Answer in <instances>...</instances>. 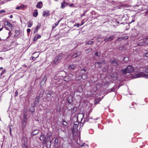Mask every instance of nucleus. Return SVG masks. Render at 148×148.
<instances>
[{
	"label": "nucleus",
	"mask_w": 148,
	"mask_h": 148,
	"mask_svg": "<svg viewBox=\"0 0 148 148\" xmlns=\"http://www.w3.org/2000/svg\"><path fill=\"white\" fill-rule=\"evenodd\" d=\"M4 24L5 26L4 27L5 28V29L8 31L12 30L14 28L13 25L8 21H5Z\"/></svg>",
	"instance_id": "1"
},
{
	"label": "nucleus",
	"mask_w": 148,
	"mask_h": 148,
	"mask_svg": "<svg viewBox=\"0 0 148 148\" xmlns=\"http://www.w3.org/2000/svg\"><path fill=\"white\" fill-rule=\"evenodd\" d=\"M134 68L131 65H129L124 69L122 70V72L124 74H126L127 73H131L134 71Z\"/></svg>",
	"instance_id": "2"
},
{
	"label": "nucleus",
	"mask_w": 148,
	"mask_h": 148,
	"mask_svg": "<svg viewBox=\"0 0 148 148\" xmlns=\"http://www.w3.org/2000/svg\"><path fill=\"white\" fill-rule=\"evenodd\" d=\"M80 127H79V122L77 121L73 123V125L72 128V131L75 132L79 130Z\"/></svg>",
	"instance_id": "3"
},
{
	"label": "nucleus",
	"mask_w": 148,
	"mask_h": 148,
	"mask_svg": "<svg viewBox=\"0 0 148 148\" xmlns=\"http://www.w3.org/2000/svg\"><path fill=\"white\" fill-rule=\"evenodd\" d=\"M86 72V70L84 69H81L79 73V76L83 79H85L87 78V77L84 75V73Z\"/></svg>",
	"instance_id": "4"
},
{
	"label": "nucleus",
	"mask_w": 148,
	"mask_h": 148,
	"mask_svg": "<svg viewBox=\"0 0 148 148\" xmlns=\"http://www.w3.org/2000/svg\"><path fill=\"white\" fill-rule=\"evenodd\" d=\"M27 115L25 114H23V117L22 120V125L23 128H24L27 123Z\"/></svg>",
	"instance_id": "5"
},
{
	"label": "nucleus",
	"mask_w": 148,
	"mask_h": 148,
	"mask_svg": "<svg viewBox=\"0 0 148 148\" xmlns=\"http://www.w3.org/2000/svg\"><path fill=\"white\" fill-rule=\"evenodd\" d=\"M73 76L72 74H70L66 75L64 77V80L66 82H69L73 80Z\"/></svg>",
	"instance_id": "6"
},
{
	"label": "nucleus",
	"mask_w": 148,
	"mask_h": 148,
	"mask_svg": "<svg viewBox=\"0 0 148 148\" xmlns=\"http://www.w3.org/2000/svg\"><path fill=\"white\" fill-rule=\"evenodd\" d=\"M40 94L38 96H37L35 99L34 105L35 106H37L38 105L40 100Z\"/></svg>",
	"instance_id": "7"
},
{
	"label": "nucleus",
	"mask_w": 148,
	"mask_h": 148,
	"mask_svg": "<svg viewBox=\"0 0 148 148\" xmlns=\"http://www.w3.org/2000/svg\"><path fill=\"white\" fill-rule=\"evenodd\" d=\"M139 41H144L145 43L148 44V36H144L140 37L139 38Z\"/></svg>",
	"instance_id": "8"
},
{
	"label": "nucleus",
	"mask_w": 148,
	"mask_h": 148,
	"mask_svg": "<svg viewBox=\"0 0 148 148\" xmlns=\"http://www.w3.org/2000/svg\"><path fill=\"white\" fill-rule=\"evenodd\" d=\"M62 58V56L61 55H58L57 56L53 62V64H57V62L61 59Z\"/></svg>",
	"instance_id": "9"
},
{
	"label": "nucleus",
	"mask_w": 148,
	"mask_h": 148,
	"mask_svg": "<svg viewBox=\"0 0 148 148\" xmlns=\"http://www.w3.org/2000/svg\"><path fill=\"white\" fill-rule=\"evenodd\" d=\"M110 62L114 66H116L118 64V61L114 58L110 60Z\"/></svg>",
	"instance_id": "10"
},
{
	"label": "nucleus",
	"mask_w": 148,
	"mask_h": 148,
	"mask_svg": "<svg viewBox=\"0 0 148 148\" xmlns=\"http://www.w3.org/2000/svg\"><path fill=\"white\" fill-rule=\"evenodd\" d=\"M147 74L144 73H138L136 74L135 76L136 78H138L141 77L145 78V75Z\"/></svg>",
	"instance_id": "11"
},
{
	"label": "nucleus",
	"mask_w": 148,
	"mask_h": 148,
	"mask_svg": "<svg viewBox=\"0 0 148 148\" xmlns=\"http://www.w3.org/2000/svg\"><path fill=\"white\" fill-rule=\"evenodd\" d=\"M47 76L45 75L44 76V78L40 82V85L42 86L45 84L46 81L47 80Z\"/></svg>",
	"instance_id": "12"
},
{
	"label": "nucleus",
	"mask_w": 148,
	"mask_h": 148,
	"mask_svg": "<svg viewBox=\"0 0 148 148\" xmlns=\"http://www.w3.org/2000/svg\"><path fill=\"white\" fill-rule=\"evenodd\" d=\"M114 36L113 35L110 36L109 37H107L105 38L104 40V41L106 42L108 41H111L113 40Z\"/></svg>",
	"instance_id": "13"
},
{
	"label": "nucleus",
	"mask_w": 148,
	"mask_h": 148,
	"mask_svg": "<svg viewBox=\"0 0 148 148\" xmlns=\"http://www.w3.org/2000/svg\"><path fill=\"white\" fill-rule=\"evenodd\" d=\"M68 4L69 3H68L63 1L61 3V8H64L66 6H67Z\"/></svg>",
	"instance_id": "14"
},
{
	"label": "nucleus",
	"mask_w": 148,
	"mask_h": 148,
	"mask_svg": "<svg viewBox=\"0 0 148 148\" xmlns=\"http://www.w3.org/2000/svg\"><path fill=\"white\" fill-rule=\"evenodd\" d=\"M81 54V53L80 52H77L74 54L72 56L71 58L72 59H74L76 58L79 56Z\"/></svg>",
	"instance_id": "15"
},
{
	"label": "nucleus",
	"mask_w": 148,
	"mask_h": 148,
	"mask_svg": "<svg viewBox=\"0 0 148 148\" xmlns=\"http://www.w3.org/2000/svg\"><path fill=\"white\" fill-rule=\"evenodd\" d=\"M20 34V32L19 30H16L15 31V34L14 36V37L15 38H18V37Z\"/></svg>",
	"instance_id": "16"
},
{
	"label": "nucleus",
	"mask_w": 148,
	"mask_h": 148,
	"mask_svg": "<svg viewBox=\"0 0 148 148\" xmlns=\"http://www.w3.org/2000/svg\"><path fill=\"white\" fill-rule=\"evenodd\" d=\"M40 139L41 140H44V142L47 141L46 139V137H45V135L44 134H42L40 136Z\"/></svg>",
	"instance_id": "17"
},
{
	"label": "nucleus",
	"mask_w": 148,
	"mask_h": 148,
	"mask_svg": "<svg viewBox=\"0 0 148 148\" xmlns=\"http://www.w3.org/2000/svg\"><path fill=\"white\" fill-rule=\"evenodd\" d=\"M25 8V6L24 5L22 4L20 6L16 7V9L17 10H23Z\"/></svg>",
	"instance_id": "18"
},
{
	"label": "nucleus",
	"mask_w": 148,
	"mask_h": 148,
	"mask_svg": "<svg viewBox=\"0 0 148 148\" xmlns=\"http://www.w3.org/2000/svg\"><path fill=\"white\" fill-rule=\"evenodd\" d=\"M43 5L42 3V1H40L36 5V7L37 8H41Z\"/></svg>",
	"instance_id": "19"
},
{
	"label": "nucleus",
	"mask_w": 148,
	"mask_h": 148,
	"mask_svg": "<svg viewBox=\"0 0 148 148\" xmlns=\"http://www.w3.org/2000/svg\"><path fill=\"white\" fill-rule=\"evenodd\" d=\"M104 63V62L103 61L101 60L99 62H96L95 63V66H97V65H98V67H99L100 64H103Z\"/></svg>",
	"instance_id": "20"
},
{
	"label": "nucleus",
	"mask_w": 148,
	"mask_h": 148,
	"mask_svg": "<svg viewBox=\"0 0 148 148\" xmlns=\"http://www.w3.org/2000/svg\"><path fill=\"white\" fill-rule=\"evenodd\" d=\"M53 93V92L51 91H49L47 93V98L50 97Z\"/></svg>",
	"instance_id": "21"
},
{
	"label": "nucleus",
	"mask_w": 148,
	"mask_h": 148,
	"mask_svg": "<svg viewBox=\"0 0 148 148\" xmlns=\"http://www.w3.org/2000/svg\"><path fill=\"white\" fill-rule=\"evenodd\" d=\"M32 106L29 108V111L30 112L33 113L35 111V108L34 107L36 106H34V105H32Z\"/></svg>",
	"instance_id": "22"
},
{
	"label": "nucleus",
	"mask_w": 148,
	"mask_h": 148,
	"mask_svg": "<svg viewBox=\"0 0 148 148\" xmlns=\"http://www.w3.org/2000/svg\"><path fill=\"white\" fill-rule=\"evenodd\" d=\"M140 42L137 43V45L138 46H142L145 45V43L144 41H140Z\"/></svg>",
	"instance_id": "23"
},
{
	"label": "nucleus",
	"mask_w": 148,
	"mask_h": 148,
	"mask_svg": "<svg viewBox=\"0 0 148 148\" xmlns=\"http://www.w3.org/2000/svg\"><path fill=\"white\" fill-rule=\"evenodd\" d=\"M39 132V130H35L33 131L31 133V135L33 136L38 134Z\"/></svg>",
	"instance_id": "24"
},
{
	"label": "nucleus",
	"mask_w": 148,
	"mask_h": 148,
	"mask_svg": "<svg viewBox=\"0 0 148 148\" xmlns=\"http://www.w3.org/2000/svg\"><path fill=\"white\" fill-rule=\"evenodd\" d=\"M49 14V12L47 10L43 12V16H48Z\"/></svg>",
	"instance_id": "25"
},
{
	"label": "nucleus",
	"mask_w": 148,
	"mask_h": 148,
	"mask_svg": "<svg viewBox=\"0 0 148 148\" xmlns=\"http://www.w3.org/2000/svg\"><path fill=\"white\" fill-rule=\"evenodd\" d=\"M68 101L69 103H71L73 102V98L71 96H69L68 98Z\"/></svg>",
	"instance_id": "26"
},
{
	"label": "nucleus",
	"mask_w": 148,
	"mask_h": 148,
	"mask_svg": "<svg viewBox=\"0 0 148 148\" xmlns=\"http://www.w3.org/2000/svg\"><path fill=\"white\" fill-rule=\"evenodd\" d=\"M41 36L38 34L36 35L34 38V41H36L38 40V39L40 38Z\"/></svg>",
	"instance_id": "27"
},
{
	"label": "nucleus",
	"mask_w": 148,
	"mask_h": 148,
	"mask_svg": "<svg viewBox=\"0 0 148 148\" xmlns=\"http://www.w3.org/2000/svg\"><path fill=\"white\" fill-rule=\"evenodd\" d=\"M76 67V65L75 64H73L70 65L68 67V69H74Z\"/></svg>",
	"instance_id": "28"
},
{
	"label": "nucleus",
	"mask_w": 148,
	"mask_h": 148,
	"mask_svg": "<svg viewBox=\"0 0 148 148\" xmlns=\"http://www.w3.org/2000/svg\"><path fill=\"white\" fill-rule=\"evenodd\" d=\"M83 87L81 85H79V87L78 88L77 90L78 92H81L83 90Z\"/></svg>",
	"instance_id": "29"
},
{
	"label": "nucleus",
	"mask_w": 148,
	"mask_h": 148,
	"mask_svg": "<svg viewBox=\"0 0 148 148\" xmlns=\"http://www.w3.org/2000/svg\"><path fill=\"white\" fill-rule=\"evenodd\" d=\"M27 24V27H31L33 24L32 22L31 21H29L28 22Z\"/></svg>",
	"instance_id": "30"
},
{
	"label": "nucleus",
	"mask_w": 148,
	"mask_h": 148,
	"mask_svg": "<svg viewBox=\"0 0 148 148\" xmlns=\"http://www.w3.org/2000/svg\"><path fill=\"white\" fill-rule=\"evenodd\" d=\"M12 30L9 31V32H8V36L7 38V39H9L10 37H12Z\"/></svg>",
	"instance_id": "31"
},
{
	"label": "nucleus",
	"mask_w": 148,
	"mask_h": 148,
	"mask_svg": "<svg viewBox=\"0 0 148 148\" xmlns=\"http://www.w3.org/2000/svg\"><path fill=\"white\" fill-rule=\"evenodd\" d=\"M51 135V134L50 132H49L47 134V137H46V139L47 141V139L50 138Z\"/></svg>",
	"instance_id": "32"
},
{
	"label": "nucleus",
	"mask_w": 148,
	"mask_h": 148,
	"mask_svg": "<svg viewBox=\"0 0 148 148\" xmlns=\"http://www.w3.org/2000/svg\"><path fill=\"white\" fill-rule=\"evenodd\" d=\"M59 140L57 138H56L54 140V145L55 146H56L57 145L58 143V142Z\"/></svg>",
	"instance_id": "33"
},
{
	"label": "nucleus",
	"mask_w": 148,
	"mask_h": 148,
	"mask_svg": "<svg viewBox=\"0 0 148 148\" xmlns=\"http://www.w3.org/2000/svg\"><path fill=\"white\" fill-rule=\"evenodd\" d=\"M127 36H124V37H123L119 38L117 39V40L119 41H121V40H122L123 39H127Z\"/></svg>",
	"instance_id": "34"
},
{
	"label": "nucleus",
	"mask_w": 148,
	"mask_h": 148,
	"mask_svg": "<svg viewBox=\"0 0 148 148\" xmlns=\"http://www.w3.org/2000/svg\"><path fill=\"white\" fill-rule=\"evenodd\" d=\"M94 42L93 41H88L86 42V45H92Z\"/></svg>",
	"instance_id": "35"
},
{
	"label": "nucleus",
	"mask_w": 148,
	"mask_h": 148,
	"mask_svg": "<svg viewBox=\"0 0 148 148\" xmlns=\"http://www.w3.org/2000/svg\"><path fill=\"white\" fill-rule=\"evenodd\" d=\"M40 24H39V25H37L35 29V30L34 32V33H35V32H36L38 31V30L40 28Z\"/></svg>",
	"instance_id": "36"
},
{
	"label": "nucleus",
	"mask_w": 148,
	"mask_h": 148,
	"mask_svg": "<svg viewBox=\"0 0 148 148\" xmlns=\"http://www.w3.org/2000/svg\"><path fill=\"white\" fill-rule=\"evenodd\" d=\"M38 14V12L37 10H35L33 13V16L35 17H36Z\"/></svg>",
	"instance_id": "37"
},
{
	"label": "nucleus",
	"mask_w": 148,
	"mask_h": 148,
	"mask_svg": "<svg viewBox=\"0 0 148 148\" xmlns=\"http://www.w3.org/2000/svg\"><path fill=\"white\" fill-rule=\"evenodd\" d=\"M61 21V20H59L58 22L54 24L55 25H53V29H54L55 27L58 24V23Z\"/></svg>",
	"instance_id": "38"
},
{
	"label": "nucleus",
	"mask_w": 148,
	"mask_h": 148,
	"mask_svg": "<svg viewBox=\"0 0 148 148\" xmlns=\"http://www.w3.org/2000/svg\"><path fill=\"white\" fill-rule=\"evenodd\" d=\"M135 16L133 15L132 16V21L130 22V23H132V22H134L135 20Z\"/></svg>",
	"instance_id": "39"
},
{
	"label": "nucleus",
	"mask_w": 148,
	"mask_h": 148,
	"mask_svg": "<svg viewBox=\"0 0 148 148\" xmlns=\"http://www.w3.org/2000/svg\"><path fill=\"white\" fill-rule=\"evenodd\" d=\"M62 124L63 125L66 126L67 125L68 123L65 120H64L62 121Z\"/></svg>",
	"instance_id": "40"
},
{
	"label": "nucleus",
	"mask_w": 148,
	"mask_h": 148,
	"mask_svg": "<svg viewBox=\"0 0 148 148\" xmlns=\"http://www.w3.org/2000/svg\"><path fill=\"white\" fill-rule=\"evenodd\" d=\"M129 60V58L128 57H125L123 59V61L125 62H127Z\"/></svg>",
	"instance_id": "41"
},
{
	"label": "nucleus",
	"mask_w": 148,
	"mask_h": 148,
	"mask_svg": "<svg viewBox=\"0 0 148 148\" xmlns=\"http://www.w3.org/2000/svg\"><path fill=\"white\" fill-rule=\"evenodd\" d=\"M12 126V125L11 124H10L9 125V128L10 129V134H11V130H12V128L11 127Z\"/></svg>",
	"instance_id": "42"
},
{
	"label": "nucleus",
	"mask_w": 148,
	"mask_h": 148,
	"mask_svg": "<svg viewBox=\"0 0 148 148\" xmlns=\"http://www.w3.org/2000/svg\"><path fill=\"white\" fill-rule=\"evenodd\" d=\"M5 72H6L5 70L4 69V70H3L1 72V76L3 74L5 73Z\"/></svg>",
	"instance_id": "43"
},
{
	"label": "nucleus",
	"mask_w": 148,
	"mask_h": 148,
	"mask_svg": "<svg viewBox=\"0 0 148 148\" xmlns=\"http://www.w3.org/2000/svg\"><path fill=\"white\" fill-rule=\"evenodd\" d=\"M92 49L91 48H89L86 50V51H88V52H91L92 51Z\"/></svg>",
	"instance_id": "44"
},
{
	"label": "nucleus",
	"mask_w": 148,
	"mask_h": 148,
	"mask_svg": "<svg viewBox=\"0 0 148 148\" xmlns=\"http://www.w3.org/2000/svg\"><path fill=\"white\" fill-rule=\"evenodd\" d=\"M31 29H27V32L28 34H29L30 32Z\"/></svg>",
	"instance_id": "45"
},
{
	"label": "nucleus",
	"mask_w": 148,
	"mask_h": 148,
	"mask_svg": "<svg viewBox=\"0 0 148 148\" xmlns=\"http://www.w3.org/2000/svg\"><path fill=\"white\" fill-rule=\"evenodd\" d=\"M5 11L3 10L0 11V13L1 14H3V13H5Z\"/></svg>",
	"instance_id": "46"
},
{
	"label": "nucleus",
	"mask_w": 148,
	"mask_h": 148,
	"mask_svg": "<svg viewBox=\"0 0 148 148\" xmlns=\"http://www.w3.org/2000/svg\"><path fill=\"white\" fill-rule=\"evenodd\" d=\"M79 26H80V25L79 23H77L76 24H75L74 26H76L77 27H78Z\"/></svg>",
	"instance_id": "47"
},
{
	"label": "nucleus",
	"mask_w": 148,
	"mask_h": 148,
	"mask_svg": "<svg viewBox=\"0 0 148 148\" xmlns=\"http://www.w3.org/2000/svg\"><path fill=\"white\" fill-rule=\"evenodd\" d=\"M145 71L146 73H148V67L145 69Z\"/></svg>",
	"instance_id": "48"
},
{
	"label": "nucleus",
	"mask_w": 148,
	"mask_h": 148,
	"mask_svg": "<svg viewBox=\"0 0 148 148\" xmlns=\"http://www.w3.org/2000/svg\"><path fill=\"white\" fill-rule=\"evenodd\" d=\"M38 56H37V57H33V56H32V57H31V58H32V60H34L35 59H36V58H37V57H38Z\"/></svg>",
	"instance_id": "49"
},
{
	"label": "nucleus",
	"mask_w": 148,
	"mask_h": 148,
	"mask_svg": "<svg viewBox=\"0 0 148 148\" xmlns=\"http://www.w3.org/2000/svg\"><path fill=\"white\" fill-rule=\"evenodd\" d=\"M32 93L31 90H30L27 92V94L28 95H30Z\"/></svg>",
	"instance_id": "50"
},
{
	"label": "nucleus",
	"mask_w": 148,
	"mask_h": 148,
	"mask_svg": "<svg viewBox=\"0 0 148 148\" xmlns=\"http://www.w3.org/2000/svg\"><path fill=\"white\" fill-rule=\"evenodd\" d=\"M18 95V92L17 91H16L15 92V96H17Z\"/></svg>",
	"instance_id": "51"
},
{
	"label": "nucleus",
	"mask_w": 148,
	"mask_h": 148,
	"mask_svg": "<svg viewBox=\"0 0 148 148\" xmlns=\"http://www.w3.org/2000/svg\"><path fill=\"white\" fill-rule=\"evenodd\" d=\"M73 5L74 4L73 3H71L69 5V6L70 7H72Z\"/></svg>",
	"instance_id": "52"
},
{
	"label": "nucleus",
	"mask_w": 148,
	"mask_h": 148,
	"mask_svg": "<svg viewBox=\"0 0 148 148\" xmlns=\"http://www.w3.org/2000/svg\"><path fill=\"white\" fill-rule=\"evenodd\" d=\"M146 57H148V52H147L145 54V55Z\"/></svg>",
	"instance_id": "53"
},
{
	"label": "nucleus",
	"mask_w": 148,
	"mask_h": 148,
	"mask_svg": "<svg viewBox=\"0 0 148 148\" xmlns=\"http://www.w3.org/2000/svg\"><path fill=\"white\" fill-rule=\"evenodd\" d=\"M95 56H98V52H97L95 54Z\"/></svg>",
	"instance_id": "54"
},
{
	"label": "nucleus",
	"mask_w": 148,
	"mask_h": 148,
	"mask_svg": "<svg viewBox=\"0 0 148 148\" xmlns=\"http://www.w3.org/2000/svg\"><path fill=\"white\" fill-rule=\"evenodd\" d=\"M115 89V88H111V91L112 92V91H114V90Z\"/></svg>",
	"instance_id": "55"
},
{
	"label": "nucleus",
	"mask_w": 148,
	"mask_h": 148,
	"mask_svg": "<svg viewBox=\"0 0 148 148\" xmlns=\"http://www.w3.org/2000/svg\"><path fill=\"white\" fill-rule=\"evenodd\" d=\"M101 37H100V36H99V37H97V40H99V39H101Z\"/></svg>",
	"instance_id": "56"
},
{
	"label": "nucleus",
	"mask_w": 148,
	"mask_h": 148,
	"mask_svg": "<svg viewBox=\"0 0 148 148\" xmlns=\"http://www.w3.org/2000/svg\"><path fill=\"white\" fill-rule=\"evenodd\" d=\"M145 78H148V74H147V75H145Z\"/></svg>",
	"instance_id": "57"
},
{
	"label": "nucleus",
	"mask_w": 148,
	"mask_h": 148,
	"mask_svg": "<svg viewBox=\"0 0 148 148\" xmlns=\"http://www.w3.org/2000/svg\"><path fill=\"white\" fill-rule=\"evenodd\" d=\"M84 20H82V23L80 25V26H81L82 25H83L84 23V22H83V21Z\"/></svg>",
	"instance_id": "58"
},
{
	"label": "nucleus",
	"mask_w": 148,
	"mask_h": 148,
	"mask_svg": "<svg viewBox=\"0 0 148 148\" xmlns=\"http://www.w3.org/2000/svg\"><path fill=\"white\" fill-rule=\"evenodd\" d=\"M10 18H12L13 17V16L12 15H11L10 16Z\"/></svg>",
	"instance_id": "59"
},
{
	"label": "nucleus",
	"mask_w": 148,
	"mask_h": 148,
	"mask_svg": "<svg viewBox=\"0 0 148 148\" xmlns=\"http://www.w3.org/2000/svg\"><path fill=\"white\" fill-rule=\"evenodd\" d=\"M84 146V144H82L81 145V147H83Z\"/></svg>",
	"instance_id": "60"
},
{
	"label": "nucleus",
	"mask_w": 148,
	"mask_h": 148,
	"mask_svg": "<svg viewBox=\"0 0 148 148\" xmlns=\"http://www.w3.org/2000/svg\"><path fill=\"white\" fill-rule=\"evenodd\" d=\"M3 29V28H1L0 29V31H1V30H2Z\"/></svg>",
	"instance_id": "61"
},
{
	"label": "nucleus",
	"mask_w": 148,
	"mask_h": 148,
	"mask_svg": "<svg viewBox=\"0 0 148 148\" xmlns=\"http://www.w3.org/2000/svg\"><path fill=\"white\" fill-rule=\"evenodd\" d=\"M23 66H24V67H27V65H26L24 64V65H23Z\"/></svg>",
	"instance_id": "62"
},
{
	"label": "nucleus",
	"mask_w": 148,
	"mask_h": 148,
	"mask_svg": "<svg viewBox=\"0 0 148 148\" xmlns=\"http://www.w3.org/2000/svg\"><path fill=\"white\" fill-rule=\"evenodd\" d=\"M3 69V68L2 67H1L0 68V69Z\"/></svg>",
	"instance_id": "63"
},
{
	"label": "nucleus",
	"mask_w": 148,
	"mask_h": 148,
	"mask_svg": "<svg viewBox=\"0 0 148 148\" xmlns=\"http://www.w3.org/2000/svg\"><path fill=\"white\" fill-rule=\"evenodd\" d=\"M25 148H27V147L25 145Z\"/></svg>",
	"instance_id": "64"
}]
</instances>
